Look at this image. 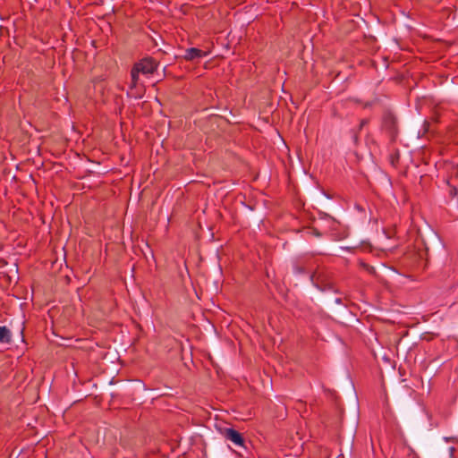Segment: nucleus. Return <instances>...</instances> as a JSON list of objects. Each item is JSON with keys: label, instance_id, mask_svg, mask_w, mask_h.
<instances>
[{"label": "nucleus", "instance_id": "nucleus-1", "mask_svg": "<svg viewBox=\"0 0 458 458\" xmlns=\"http://www.w3.org/2000/svg\"><path fill=\"white\" fill-rule=\"evenodd\" d=\"M157 62L151 57L144 58L136 63L131 71V89L136 88L140 83V74L148 77L157 71Z\"/></svg>", "mask_w": 458, "mask_h": 458}, {"label": "nucleus", "instance_id": "nucleus-2", "mask_svg": "<svg viewBox=\"0 0 458 458\" xmlns=\"http://www.w3.org/2000/svg\"><path fill=\"white\" fill-rule=\"evenodd\" d=\"M221 435L228 441H231L236 446H244L242 436L232 428H225L221 430Z\"/></svg>", "mask_w": 458, "mask_h": 458}, {"label": "nucleus", "instance_id": "nucleus-3", "mask_svg": "<svg viewBox=\"0 0 458 458\" xmlns=\"http://www.w3.org/2000/svg\"><path fill=\"white\" fill-rule=\"evenodd\" d=\"M209 55L208 51H204L196 47H191L185 50L183 58L187 61H196Z\"/></svg>", "mask_w": 458, "mask_h": 458}, {"label": "nucleus", "instance_id": "nucleus-4", "mask_svg": "<svg viewBox=\"0 0 458 458\" xmlns=\"http://www.w3.org/2000/svg\"><path fill=\"white\" fill-rule=\"evenodd\" d=\"M11 340V331L6 327L0 326V343L9 344Z\"/></svg>", "mask_w": 458, "mask_h": 458}, {"label": "nucleus", "instance_id": "nucleus-5", "mask_svg": "<svg viewBox=\"0 0 458 458\" xmlns=\"http://www.w3.org/2000/svg\"><path fill=\"white\" fill-rule=\"evenodd\" d=\"M452 194H456V189H453L451 191Z\"/></svg>", "mask_w": 458, "mask_h": 458}]
</instances>
